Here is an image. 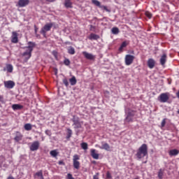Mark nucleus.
I'll return each mask as SVG.
<instances>
[{"instance_id": "obj_1", "label": "nucleus", "mask_w": 179, "mask_h": 179, "mask_svg": "<svg viewBox=\"0 0 179 179\" xmlns=\"http://www.w3.org/2000/svg\"><path fill=\"white\" fill-rule=\"evenodd\" d=\"M136 156L139 159H143V157L148 156V145L144 143L141 145L137 150Z\"/></svg>"}, {"instance_id": "obj_2", "label": "nucleus", "mask_w": 179, "mask_h": 179, "mask_svg": "<svg viewBox=\"0 0 179 179\" xmlns=\"http://www.w3.org/2000/svg\"><path fill=\"white\" fill-rule=\"evenodd\" d=\"M35 47L36 43L31 41L28 42V46L26 48L27 50L23 53L24 57H27V59H29L31 57V52H33Z\"/></svg>"}, {"instance_id": "obj_3", "label": "nucleus", "mask_w": 179, "mask_h": 179, "mask_svg": "<svg viewBox=\"0 0 179 179\" xmlns=\"http://www.w3.org/2000/svg\"><path fill=\"white\" fill-rule=\"evenodd\" d=\"M53 26H55V22L47 23L41 28V34H43V37H47V31H50Z\"/></svg>"}, {"instance_id": "obj_4", "label": "nucleus", "mask_w": 179, "mask_h": 179, "mask_svg": "<svg viewBox=\"0 0 179 179\" xmlns=\"http://www.w3.org/2000/svg\"><path fill=\"white\" fill-rule=\"evenodd\" d=\"M158 100L160 103H167L169 100H170V93L169 92H164L162 93L158 96Z\"/></svg>"}, {"instance_id": "obj_5", "label": "nucleus", "mask_w": 179, "mask_h": 179, "mask_svg": "<svg viewBox=\"0 0 179 179\" xmlns=\"http://www.w3.org/2000/svg\"><path fill=\"white\" fill-rule=\"evenodd\" d=\"M78 160H80V157L78 155H74L73 157V166L76 170H79L80 167V162Z\"/></svg>"}, {"instance_id": "obj_6", "label": "nucleus", "mask_w": 179, "mask_h": 179, "mask_svg": "<svg viewBox=\"0 0 179 179\" xmlns=\"http://www.w3.org/2000/svg\"><path fill=\"white\" fill-rule=\"evenodd\" d=\"M135 56L132 55H126L124 57L125 65H127V66H129V65H132Z\"/></svg>"}, {"instance_id": "obj_7", "label": "nucleus", "mask_w": 179, "mask_h": 179, "mask_svg": "<svg viewBox=\"0 0 179 179\" xmlns=\"http://www.w3.org/2000/svg\"><path fill=\"white\" fill-rule=\"evenodd\" d=\"M134 117H135V111L131 110L128 112L124 119L125 122H134Z\"/></svg>"}, {"instance_id": "obj_8", "label": "nucleus", "mask_w": 179, "mask_h": 179, "mask_svg": "<svg viewBox=\"0 0 179 179\" xmlns=\"http://www.w3.org/2000/svg\"><path fill=\"white\" fill-rule=\"evenodd\" d=\"M72 122H73V125H74L75 129L80 128V122H79V117L73 116Z\"/></svg>"}, {"instance_id": "obj_9", "label": "nucleus", "mask_w": 179, "mask_h": 179, "mask_svg": "<svg viewBox=\"0 0 179 179\" xmlns=\"http://www.w3.org/2000/svg\"><path fill=\"white\" fill-rule=\"evenodd\" d=\"M38 148H40V142L34 141L29 147V149L31 152H34L36 150H38Z\"/></svg>"}, {"instance_id": "obj_10", "label": "nucleus", "mask_w": 179, "mask_h": 179, "mask_svg": "<svg viewBox=\"0 0 179 179\" xmlns=\"http://www.w3.org/2000/svg\"><path fill=\"white\" fill-rule=\"evenodd\" d=\"M11 43L16 44L19 43V38H17V32L13 31L11 36Z\"/></svg>"}, {"instance_id": "obj_11", "label": "nucleus", "mask_w": 179, "mask_h": 179, "mask_svg": "<svg viewBox=\"0 0 179 179\" xmlns=\"http://www.w3.org/2000/svg\"><path fill=\"white\" fill-rule=\"evenodd\" d=\"M30 3V0H19L17 5L20 8H24V6H27Z\"/></svg>"}, {"instance_id": "obj_12", "label": "nucleus", "mask_w": 179, "mask_h": 179, "mask_svg": "<svg viewBox=\"0 0 179 179\" xmlns=\"http://www.w3.org/2000/svg\"><path fill=\"white\" fill-rule=\"evenodd\" d=\"M4 86L6 89H13L15 87V82L12 80L4 81Z\"/></svg>"}, {"instance_id": "obj_13", "label": "nucleus", "mask_w": 179, "mask_h": 179, "mask_svg": "<svg viewBox=\"0 0 179 179\" xmlns=\"http://www.w3.org/2000/svg\"><path fill=\"white\" fill-rule=\"evenodd\" d=\"M83 55H84L85 58H86V59H90L92 61L96 59V56L87 52H83Z\"/></svg>"}, {"instance_id": "obj_14", "label": "nucleus", "mask_w": 179, "mask_h": 179, "mask_svg": "<svg viewBox=\"0 0 179 179\" xmlns=\"http://www.w3.org/2000/svg\"><path fill=\"white\" fill-rule=\"evenodd\" d=\"M159 62L162 66H164V65H166V62H167V55L166 53H164L161 56Z\"/></svg>"}, {"instance_id": "obj_15", "label": "nucleus", "mask_w": 179, "mask_h": 179, "mask_svg": "<svg viewBox=\"0 0 179 179\" xmlns=\"http://www.w3.org/2000/svg\"><path fill=\"white\" fill-rule=\"evenodd\" d=\"M148 66L150 68V69H153L155 68V66L156 65V61H155L153 59L150 58L148 59Z\"/></svg>"}, {"instance_id": "obj_16", "label": "nucleus", "mask_w": 179, "mask_h": 179, "mask_svg": "<svg viewBox=\"0 0 179 179\" xmlns=\"http://www.w3.org/2000/svg\"><path fill=\"white\" fill-rule=\"evenodd\" d=\"M22 139H23V134H22L20 131H16L14 141H15V142H20V141H22Z\"/></svg>"}, {"instance_id": "obj_17", "label": "nucleus", "mask_w": 179, "mask_h": 179, "mask_svg": "<svg viewBox=\"0 0 179 179\" xmlns=\"http://www.w3.org/2000/svg\"><path fill=\"white\" fill-rule=\"evenodd\" d=\"M129 44V42L127 41H124L120 45V47L119 48L120 52H122L124 51V48L127 47Z\"/></svg>"}, {"instance_id": "obj_18", "label": "nucleus", "mask_w": 179, "mask_h": 179, "mask_svg": "<svg viewBox=\"0 0 179 179\" xmlns=\"http://www.w3.org/2000/svg\"><path fill=\"white\" fill-rule=\"evenodd\" d=\"M90 152H91V156H92V157L93 159H95L96 160H98L99 155V154H97V152H96V150L92 149V150H90Z\"/></svg>"}, {"instance_id": "obj_19", "label": "nucleus", "mask_w": 179, "mask_h": 179, "mask_svg": "<svg viewBox=\"0 0 179 179\" xmlns=\"http://www.w3.org/2000/svg\"><path fill=\"white\" fill-rule=\"evenodd\" d=\"M89 40H99L100 38V36L96 34H90V35L88 37Z\"/></svg>"}, {"instance_id": "obj_20", "label": "nucleus", "mask_w": 179, "mask_h": 179, "mask_svg": "<svg viewBox=\"0 0 179 179\" xmlns=\"http://www.w3.org/2000/svg\"><path fill=\"white\" fill-rule=\"evenodd\" d=\"M64 6L67 9L72 8V1L71 0H64Z\"/></svg>"}, {"instance_id": "obj_21", "label": "nucleus", "mask_w": 179, "mask_h": 179, "mask_svg": "<svg viewBox=\"0 0 179 179\" xmlns=\"http://www.w3.org/2000/svg\"><path fill=\"white\" fill-rule=\"evenodd\" d=\"M12 108L14 111H16V110H22L23 108V106L20 104H13Z\"/></svg>"}, {"instance_id": "obj_22", "label": "nucleus", "mask_w": 179, "mask_h": 179, "mask_svg": "<svg viewBox=\"0 0 179 179\" xmlns=\"http://www.w3.org/2000/svg\"><path fill=\"white\" fill-rule=\"evenodd\" d=\"M169 156H177L179 154V151L177 149L171 150L169 151Z\"/></svg>"}, {"instance_id": "obj_23", "label": "nucleus", "mask_w": 179, "mask_h": 179, "mask_svg": "<svg viewBox=\"0 0 179 179\" xmlns=\"http://www.w3.org/2000/svg\"><path fill=\"white\" fill-rule=\"evenodd\" d=\"M100 149H103L104 150H107V152H110V145L108 143H105L100 147Z\"/></svg>"}, {"instance_id": "obj_24", "label": "nucleus", "mask_w": 179, "mask_h": 179, "mask_svg": "<svg viewBox=\"0 0 179 179\" xmlns=\"http://www.w3.org/2000/svg\"><path fill=\"white\" fill-rule=\"evenodd\" d=\"M6 70L9 73H12V72H13V66H12V64H7Z\"/></svg>"}, {"instance_id": "obj_25", "label": "nucleus", "mask_w": 179, "mask_h": 179, "mask_svg": "<svg viewBox=\"0 0 179 179\" xmlns=\"http://www.w3.org/2000/svg\"><path fill=\"white\" fill-rule=\"evenodd\" d=\"M24 128L25 131H31V128H32L31 124H30V123L25 124L24 125Z\"/></svg>"}, {"instance_id": "obj_26", "label": "nucleus", "mask_w": 179, "mask_h": 179, "mask_svg": "<svg viewBox=\"0 0 179 179\" xmlns=\"http://www.w3.org/2000/svg\"><path fill=\"white\" fill-rule=\"evenodd\" d=\"M69 82L71 85V86H75L76 85V78L75 76H73L71 78H70Z\"/></svg>"}, {"instance_id": "obj_27", "label": "nucleus", "mask_w": 179, "mask_h": 179, "mask_svg": "<svg viewBox=\"0 0 179 179\" xmlns=\"http://www.w3.org/2000/svg\"><path fill=\"white\" fill-rule=\"evenodd\" d=\"M111 31L113 34H118L120 33V29H118L117 27H115L112 28Z\"/></svg>"}, {"instance_id": "obj_28", "label": "nucleus", "mask_w": 179, "mask_h": 179, "mask_svg": "<svg viewBox=\"0 0 179 179\" xmlns=\"http://www.w3.org/2000/svg\"><path fill=\"white\" fill-rule=\"evenodd\" d=\"M92 3L95 5V6H98V8H100L101 6V3H100L99 0H92Z\"/></svg>"}, {"instance_id": "obj_29", "label": "nucleus", "mask_w": 179, "mask_h": 179, "mask_svg": "<svg viewBox=\"0 0 179 179\" xmlns=\"http://www.w3.org/2000/svg\"><path fill=\"white\" fill-rule=\"evenodd\" d=\"M72 136V130L71 129H67V136L66 139L69 140L71 139V137Z\"/></svg>"}, {"instance_id": "obj_30", "label": "nucleus", "mask_w": 179, "mask_h": 179, "mask_svg": "<svg viewBox=\"0 0 179 179\" xmlns=\"http://www.w3.org/2000/svg\"><path fill=\"white\" fill-rule=\"evenodd\" d=\"M68 53L70 54V55H73L75 54V48L73 47H70L68 49Z\"/></svg>"}, {"instance_id": "obj_31", "label": "nucleus", "mask_w": 179, "mask_h": 179, "mask_svg": "<svg viewBox=\"0 0 179 179\" xmlns=\"http://www.w3.org/2000/svg\"><path fill=\"white\" fill-rule=\"evenodd\" d=\"M35 176H36V177H38L39 179H44V177L43 176V171H39L37 172Z\"/></svg>"}, {"instance_id": "obj_32", "label": "nucleus", "mask_w": 179, "mask_h": 179, "mask_svg": "<svg viewBox=\"0 0 179 179\" xmlns=\"http://www.w3.org/2000/svg\"><path fill=\"white\" fill-rule=\"evenodd\" d=\"M80 146H81L82 149H83L84 150H87V149H88L87 143H82L80 144Z\"/></svg>"}, {"instance_id": "obj_33", "label": "nucleus", "mask_w": 179, "mask_h": 179, "mask_svg": "<svg viewBox=\"0 0 179 179\" xmlns=\"http://www.w3.org/2000/svg\"><path fill=\"white\" fill-rule=\"evenodd\" d=\"M50 154L52 157H57L58 156V152L55 150L50 151Z\"/></svg>"}, {"instance_id": "obj_34", "label": "nucleus", "mask_w": 179, "mask_h": 179, "mask_svg": "<svg viewBox=\"0 0 179 179\" xmlns=\"http://www.w3.org/2000/svg\"><path fill=\"white\" fill-rule=\"evenodd\" d=\"M164 173V172L163 169H159V171L158 172V178L162 179L163 178Z\"/></svg>"}, {"instance_id": "obj_35", "label": "nucleus", "mask_w": 179, "mask_h": 179, "mask_svg": "<svg viewBox=\"0 0 179 179\" xmlns=\"http://www.w3.org/2000/svg\"><path fill=\"white\" fill-rule=\"evenodd\" d=\"M64 65H66V66H69L71 65V61L69 60V59H64Z\"/></svg>"}, {"instance_id": "obj_36", "label": "nucleus", "mask_w": 179, "mask_h": 179, "mask_svg": "<svg viewBox=\"0 0 179 179\" xmlns=\"http://www.w3.org/2000/svg\"><path fill=\"white\" fill-rule=\"evenodd\" d=\"M99 8H100V9H102L103 10H106V12H110V10L106 6L101 5V6Z\"/></svg>"}, {"instance_id": "obj_37", "label": "nucleus", "mask_w": 179, "mask_h": 179, "mask_svg": "<svg viewBox=\"0 0 179 179\" xmlns=\"http://www.w3.org/2000/svg\"><path fill=\"white\" fill-rule=\"evenodd\" d=\"M63 83L66 87L69 86V83L68 82V79L66 78L63 79Z\"/></svg>"}, {"instance_id": "obj_38", "label": "nucleus", "mask_w": 179, "mask_h": 179, "mask_svg": "<svg viewBox=\"0 0 179 179\" xmlns=\"http://www.w3.org/2000/svg\"><path fill=\"white\" fill-rule=\"evenodd\" d=\"M145 16H147L148 19H152V13H150L149 11L145 12Z\"/></svg>"}, {"instance_id": "obj_39", "label": "nucleus", "mask_w": 179, "mask_h": 179, "mask_svg": "<svg viewBox=\"0 0 179 179\" xmlns=\"http://www.w3.org/2000/svg\"><path fill=\"white\" fill-rule=\"evenodd\" d=\"M165 126H166V118L162 120L161 123V128H164Z\"/></svg>"}, {"instance_id": "obj_40", "label": "nucleus", "mask_w": 179, "mask_h": 179, "mask_svg": "<svg viewBox=\"0 0 179 179\" xmlns=\"http://www.w3.org/2000/svg\"><path fill=\"white\" fill-rule=\"evenodd\" d=\"M67 179H75V178H73V176H72V174L68 173V174H67Z\"/></svg>"}, {"instance_id": "obj_41", "label": "nucleus", "mask_w": 179, "mask_h": 179, "mask_svg": "<svg viewBox=\"0 0 179 179\" xmlns=\"http://www.w3.org/2000/svg\"><path fill=\"white\" fill-rule=\"evenodd\" d=\"M112 178V176H111V173H110V172H107L106 173V178H108V179H110V178Z\"/></svg>"}, {"instance_id": "obj_42", "label": "nucleus", "mask_w": 179, "mask_h": 179, "mask_svg": "<svg viewBox=\"0 0 179 179\" xmlns=\"http://www.w3.org/2000/svg\"><path fill=\"white\" fill-rule=\"evenodd\" d=\"M93 179H99V173H96L93 176Z\"/></svg>"}, {"instance_id": "obj_43", "label": "nucleus", "mask_w": 179, "mask_h": 179, "mask_svg": "<svg viewBox=\"0 0 179 179\" xmlns=\"http://www.w3.org/2000/svg\"><path fill=\"white\" fill-rule=\"evenodd\" d=\"M47 2H55V0H46Z\"/></svg>"}, {"instance_id": "obj_44", "label": "nucleus", "mask_w": 179, "mask_h": 179, "mask_svg": "<svg viewBox=\"0 0 179 179\" xmlns=\"http://www.w3.org/2000/svg\"><path fill=\"white\" fill-rule=\"evenodd\" d=\"M37 30H38V29L35 27V34H37Z\"/></svg>"}, {"instance_id": "obj_45", "label": "nucleus", "mask_w": 179, "mask_h": 179, "mask_svg": "<svg viewBox=\"0 0 179 179\" xmlns=\"http://www.w3.org/2000/svg\"><path fill=\"white\" fill-rule=\"evenodd\" d=\"M176 96H177L178 99H179V91L176 93Z\"/></svg>"}, {"instance_id": "obj_46", "label": "nucleus", "mask_w": 179, "mask_h": 179, "mask_svg": "<svg viewBox=\"0 0 179 179\" xmlns=\"http://www.w3.org/2000/svg\"><path fill=\"white\" fill-rule=\"evenodd\" d=\"M48 132H49V131H48V130H46V131H45V134H46V135H48Z\"/></svg>"}, {"instance_id": "obj_47", "label": "nucleus", "mask_w": 179, "mask_h": 179, "mask_svg": "<svg viewBox=\"0 0 179 179\" xmlns=\"http://www.w3.org/2000/svg\"><path fill=\"white\" fill-rule=\"evenodd\" d=\"M91 29H94V27L93 25H91Z\"/></svg>"}, {"instance_id": "obj_48", "label": "nucleus", "mask_w": 179, "mask_h": 179, "mask_svg": "<svg viewBox=\"0 0 179 179\" xmlns=\"http://www.w3.org/2000/svg\"><path fill=\"white\" fill-rule=\"evenodd\" d=\"M59 164H62V162H59Z\"/></svg>"}, {"instance_id": "obj_49", "label": "nucleus", "mask_w": 179, "mask_h": 179, "mask_svg": "<svg viewBox=\"0 0 179 179\" xmlns=\"http://www.w3.org/2000/svg\"><path fill=\"white\" fill-rule=\"evenodd\" d=\"M177 113H178V114H179V109L178 110Z\"/></svg>"}, {"instance_id": "obj_50", "label": "nucleus", "mask_w": 179, "mask_h": 179, "mask_svg": "<svg viewBox=\"0 0 179 179\" xmlns=\"http://www.w3.org/2000/svg\"><path fill=\"white\" fill-rule=\"evenodd\" d=\"M144 163H147V162H145Z\"/></svg>"}, {"instance_id": "obj_51", "label": "nucleus", "mask_w": 179, "mask_h": 179, "mask_svg": "<svg viewBox=\"0 0 179 179\" xmlns=\"http://www.w3.org/2000/svg\"><path fill=\"white\" fill-rule=\"evenodd\" d=\"M0 99H1V96H0Z\"/></svg>"}]
</instances>
